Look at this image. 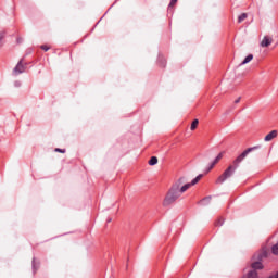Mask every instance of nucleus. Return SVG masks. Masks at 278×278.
<instances>
[{
  "label": "nucleus",
  "instance_id": "obj_23",
  "mask_svg": "<svg viewBox=\"0 0 278 278\" xmlns=\"http://www.w3.org/2000/svg\"><path fill=\"white\" fill-rule=\"evenodd\" d=\"M22 40H23V39H21V38H17V42H18V43H21V42H22Z\"/></svg>",
  "mask_w": 278,
  "mask_h": 278
},
{
  "label": "nucleus",
  "instance_id": "obj_14",
  "mask_svg": "<svg viewBox=\"0 0 278 278\" xmlns=\"http://www.w3.org/2000/svg\"><path fill=\"white\" fill-rule=\"evenodd\" d=\"M271 253H273L274 255H278V243H276L275 245H273V248H271Z\"/></svg>",
  "mask_w": 278,
  "mask_h": 278
},
{
  "label": "nucleus",
  "instance_id": "obj_20",
  "mask_svg": "<svg viewBox=\"0 0 278 278\" xmlns=\"http://www.w3.org/2000/svg\"><path fill=\"white\" fill-rule=\"evenodd\" d=\"M214 166H216V164L212 163L210 168H208V170H207V173H210V170H212V168H214Z\"/></svg>",
  "mask_w": 278,
  "mask_h": 278
},
{
  "label": "nucleus",
  "instance_id": "obj_15",
  "mask_svg": "<svg viewBox=\"0 0 278 278\" xmlns=\"http://www.w3.org/2000/svg\"><path fill=\"white\" fill-rule=\"evenodd\" d=\"M178 0H172L169 3V8H175V5L177 4Z\"/></svg>",
  "mask_w": 278,
  "mask_h": 278
},
{
  "label": "nucleus",
  "instance_id": "obj_11",
  "mask_svg": "<svg viewBox=\"0 0 278 278\" xmlns=\"http://www.w3.org/2000/svg\"><path fill=\"white\" fill-rule=\"evenodd\" d=\"M5 36H7L5 31H0V47L3 46V43H1V42H3V40L5 39Z\"/></svg>",
  "mask_w": 278,
  "mask_h": 278
},
{
  "label": "nucleus",
  "instance_id": "obj_9",
  "mask_svg": "<svg viewBox=\"0 0 278 278\" xmlns=\"http://www.w3.org/2000/svg\"><path fill=\"white\" fill-rule=\"evenodd\" d=\"M199 127V119H194L192 123H191V131H194V129H197Z\"/></svg>",
  "mask_w": 278,
  "mask_h": 278
},
{
  "label": "nucleus",
  "instance_id": "obj_2",
  "mask_svg": "<svg viewBox=\"0 0 278 278\" xmlns=\"http://www.w3.org/2000/svg\"><path fill=\"white\" fill-rule=\"evenodd\" d=\"M260 149V146L256 147H252V148H248L247 150H244L233 162L232 164H230L225 170L224 173L217 178V180L215 181V184L220 185V184H225V181H227V179H229L230 177L233 176V174L236 173V169L238 168V166H240L241 162L247 157V155H249L252 151H255Z\"/></svg>",
  "mask_w": 278,
  "mask_h": 278
},
{
  "label": "nucleus",
  "instance_id": "obj_3",
  "mask_svg": "<svg viewBox=\"0 0 278 278\" xmlns=\"http://www.w3.org/2000/svg\"><path fill=\"white\" fill-rule=\"evenodd\" d=\"M21 73H25V65L23 64V61H20L13 70V75H21Z\"/></svg>",
  "mask_w": 278,
  "mask_h": 278
},
{
  "label": "nucleus",
  "instance_id": "obj_8",
  "mask_svg": "<svg viewBox=\"0 0 278 278\" xmlns=\"http://www.w3.org/2000/svg\"><path fill=\"white\" fill-rule=\"evenodd\" d=\"M253 60V54H249L241 63V65L249 64Z\"/></svg>",
  "mask_w": 278,
  "mask_h": 278
},
{
  "label": "nucleus",
  "instance_id": "obj_1",
  "mask_svg": "<svg viewBox=\"0 0 278 278\" xmlns=\"http://www.w3.org/2000/svg\"><path fill=\"white\" fill-rule=\"evenodd\" d=\"M202 178L203 174H200L191 182L186 185H184V178L178 179L166 193L163 200V206L168 207L173 205V203H175V201H177V199H179V197H181L184 192L192 188V186H197V184H199Z\"/></svg>",
  "mask_w": 278,
  "mask_h": 278
},
{
  "label": "nucleus",
  "instance_id": "obj_21",
  "mask_svg": "<svg viewBox=\"0 0 278 278\" xmlns=\"http://www.w3.org/2000/svg\"><path fill=\"white\" fill-rule=\"evenodd\" d=\"M241 97H239L237 100H235V103L238 104L241 101Z\"/></svg>",
  "mask_w": 278,
  "mask_h": 278
},
{
  "label": "nucleus",
  "instance_id": "obj_10",
  "mask_svg": "<svg viewBox=\"0 0 278 278\" xmlns=\"http://www.w3.org/2000/svg\"><path fill=\"white\" fill-rule=\"evenodd\" d=\"M155 164H157V157H156V156H152V157L149 160V165H150V166H155Z\"/></svg>",
  "mask_w": 278,
  "mask_h": 278
},
{
  "label": "nucleus",
  "instance_id": "obj_16",
  "mask_svg": "<svg viewBox=\"0 0 278 278\" xmlns=\"http://www.w3.org/2000/svg\"><path fill=\"white\" fill-rule=\"evenodd\" d=\"M54 151H55V153H66V150H63L60 148H56Z\"/></svg>",
  "mask_w": 278,
  "mask_h": 278
},
{
  "label": "nucleus",
  "instance_id": "obj_12",
  "mask_svg": "<svg viewBox=\"0 0 278 278\" xmlns=\"http://www.w3.org/2000/svg\"><path fill=\"white\" fill-rule=\"evenodd\" d=\"M248 278H257V271H256V270H251V271L248 274Z\"/></svg>",
  "mask_w": 278,
  "mask_h": 278
},
{
  "label": "nucleus",
  "instance_id": "obj_4",
  "mask_svg": "<svg viewBox=\"0 0 278 278\" xmlns=\"http://www.w3.org/2000/svg\"><path fill=\"white\" fill-rule=\"evenodd\" d=\"M273 45V37L270 36H264L261 40V47L266 48L270 47Z\"/></svg>",
  "mask_w": 278,
  "mask_h": 278
},
{
  "label": "nucleus",
  "instance_id": "obj_18",
  "mask_svg": "<svg viewBox=\"0 0 278 278\" xmlns=\"http://www.w3.org/2000/svg\"><path fill=\"white\" fill-rule=\"evenodd\" d=\"M33 268H34L35 270H38V267H36V260H33Z\"/></svg>",
  "mask_w": 278,
  "mask_h": 278
},
{
  "label": "nucleus",
  "instance_id": "obj_6",
  "mask_svg": "<svg viewBox=\"0 0 278 278\" xmlns=\"http://www.w3.org/2000/svg\"><path fill=\"white\" fill-rule=\"evenodd\" d=\"M251 266L253 270H262V268H264V265L260 261L252 263Z\"/></svg>",
  "mask_w": 278,
  "mask_h": 278
},
{
  "label": "nucleus",
  "instance_id": "obj_19",
  "mask_svg": "<svg viewBox=\"0 0 278 278\" xmlns=\"http://www.w3.org/2000/svg\"><path fill=\"white\" fill-rule=\"evenodd\" d=\"M41 49H42L43 51H49V46H41Z\"/></svg>",
  "mask_w": 278,
  "mask_h": 278
},
{
  "label": "nucleus",
  "instance_id": "obj_22",
  "mask_svg": "<svg viewBox=\"0 0 278 278\" xmlns=\"http://www.w3.org/2000/svg\"><path fill=\"white\" fill-rule=\"evenodd\" d=\"M211 199H212L211 197L205 198L204 200H202V203H203L204 201H210Z\"/></svg>",
  "mask_w": 278,
  "mask_h": 278
},
{
  "label": "nucleus",
  "instance_id": "obj_13",
  "mask_svg": "<svg viewBox=\"0 0 278 278\" xmlns=\"http://www.w3.org/2000/svg\"><path fill=\"white\" fill-rule=\"evenodd\" d=\"M242 21H247V13H242L241 15H239L238 23H242Z\"/></svg>",
  "mask_w": 278,
  "mask_h": 278
},
{
  "label": "nucleus",
  "instance_id": "obj_17",
  "mask_svg": "<svg viewBox=\"0 0 278 278\" xmlns=\"http://www.w3.org/2000/svg\"><path fill=\"white\" fill-rule=\"evenodd\" d=\"M267 252L266 251H264L261 255H260V260H262V257H267Z\"/></svg>",
  "mask_w": 278,
  "mask_h": 278
},
{
  "label": "nucleus",
  "instance_id": "obj_5",
  "mask_svg": "<svg viewBox=\"0 0 278 278\" xmlns=\"http://www.w3.org/2000/svg\"><path fill=\"white\" fill-rule=\"evenodd\" d=\"M277 130H271L269 134H267L264 138L265 142H270V140H275L277 138Z\"/></svg>",
  "mask_w": 278,
  "mask_h": 278
},
{
  "label": "nucleus",
  "instance_id": "obj_7",
  "mask_svg": "<svg viewBox=\"0 0 278 278\" xmlns=\"http://www.w3.org/2000/svg\"><path fill=\"white\" fill-rule=\"evenodd\" d=\"M224 155H225V152H220V153L216 156V159L213 161V165H214V164H218V162L223 160Z\"/></svg>",
  "mask_w": 278,
  "mask_h": 278
}]
</instances>
